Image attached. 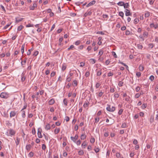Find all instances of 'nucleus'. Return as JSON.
<instances>
[{"label": "nucleus", "mask_w": 158, "mask_h": 158, "mask_svg": "<svg viewBox=\"0 0 158 158\" xmlns=\"http://www.w3.org/2000/svg\"><path fill=\"white\" fill-rule=\"evenodd\" d=\"M34 26L33 24H28L26 26V27H33Z\"/></svg>", "instance_id": "55"}, {"label": "nucleus", "mask_w": 158, "mask_h": 158, "mask_svg": "<svg viewBox=\"0 0 158 158\" xmlns=\"http://www.w3.org/2000/svg\"><path fill=\"white\" fill-rule=\"evenodd\" d=\"M150 15V13L149 12H147L145 14V17L146 18L148 17Z\"/></svg>", "instance_id": "30"}, {"label": "nucleus", "mask_w": 158, "mask_h": 158, "mask_svg": "<svg viewBox=\"0 0 158 158\" xmlns=\"http://www.w3.org/2000/svg\"><path fill=\"white\" fill-rule=\"evenodd\" d=\"M90 142L91 143H93L95 142V139L94 138H91L90 140Z\"/></svg>", "instance_id": "45"}, {"label": "nucleus", "mask_w": 158, "mask_h": 158, "mask_svg": "<svg viewBox=\"0 0 158 158\" xmlns=\"http://www.w3.org/2000/svg\"><path fill=\"white\" fill-rule=\"evenodd\" d=\"M60 131V128H58L57 129H56L54 131V132L55 134H57Z\"/></svg>", "instance_id": "24"}, {"label": "nucleus", "mask_w": 158, "mask_h": 158, "mask_svg": "<svg viewBox=\"0 0 158 158\" xmlns=\"http://www.w3.org/2000/svg\"><path fill=\"white\" fill-rule=\"evenodd\" d=\"M107 107L106 108V110L110 112H113L115 110V107L114 106H112L110 107V106L109 105H107Z\"/></svg>", "instance_id": "2"}, {"label": "nucleus", "mask_w": 158, "mask_h": 158, "mask_svg": "<svg viewBox=\"0 0 158 158\" xmlns=\"http://www.w3.org/2000/svg\"><path fill=\"white\" fill-rule=\"evenodd\" d=\"M84 154V152L83 150H80L78 152V154L80 156L83 155Z\"/></svg>", "instance_id": "16"}, {"label": "nucleus", "mask_w": 158, "mask_h": 158, "mask_svg": "<svg viewBox=\"0 0 158 158\" xmlns=\"http://www.w3.org/2000/svg\"><path fill=\"white\" fill-rule=\"evenodd\" d=\"M89 104V102H85V103H84V104L83 105V106L85 108H86V107L88 106Z\"/></svg>", "instance_id": "18"}, {"label": "nucleus", "mask_w": 158, "mask_h": 158, "mask_svg": "<svg viewBox=\"0 0 158 158\" xmlns=\"http://www.w3.org/2000/svg\"><path fill=\"white\" fill-rule=\"evenodd\" d=\"M96 2V1L95 0H93L91 2H90L89 3L87 4L86 5L87 7H88L93 5Z\"/></svg>", "instance_id": "6"}, {"label": "nucleus", "mask_w": 158, "mask_h": 158, "mask_svg": "<svg viewBox=\"0 0 158 158\" xmlns=\"http://www.w3.org/2000/svg\"><path fill=\"white\" fill-rule=\"evenodd\" d=\"M110 62V61H109L108 60H107L106 61L105 64L106 65H108L109 64Z\"/></svg>", "instance_id": "57"}, {"label": "nucleus", "mask_w": 158, "mask_h": 158, "mask_svg": "<svg viewBox=\"0 0 158 158\" xmlns=\"http://www.w3.org/2000/svg\"><path fill=\"white\" fill-rule=\"evenodd\" d=\"M42 129L39 128L38 129L37 135L39 138H42V136L41 135Z\"/></svg>", "instance_id": "5"}, {"label": "nucleus", "mask_w": 158, "mask_h": 158, "mask_svg": "<svg viewBox=\"0 0 158 158\" xmlns=\"http://www.w3.org/2000/svg\"><path fill=\"white\" fill-rule=\"evenodd\" d=\"M112 54L113 55V56L115 58H117V56L116 54L114 52H112Z\"/></svg>", "instance_id": "51"}, {"label": "nucleus", "mask_w": 158, "mask_h": 158, "mask_svg": "<svg viewBox=\"0 0 158 158\" xmlns=\"http://www.w3.org/2000/svg\"><path fill=\"white\" fill-rule=\"evenodd\" d=\"M66 68V66L65 64H64L62 65V70L63 71H64Z\"/></svg>", "instance_id": "22"}, {"label": "nucleus", "mask_w": 158, "mask_h": 158, "mask_svg": "<svg viewBox=\"0 0 158 158\" xmlns=\"http://www.w3.org/2000/svg\"><path fill=\"white\" fill-rule=\"evenodd\" d=\"M102 74V72L101 71V70L99 71H98L97 73V76H100Z\"/></svg>", "instance_id": "40"}, {"label": "nucleus", "mask_w": 158, "mask_h": 158, "mask_svg": "<svg viewBox=\"0 0 158 158\" xmlns=\"http://www.w3.org/2000/svg\"><path fill=\"white\" fill-rule=\"evenodd\" d=\"M22 112V117H23V118H24L25 116V111H24V110H21Z\"/></svg>", "instance_id": "36"}, {"label": "nucleus", "mask_w": 158, "mask_h": 158, "mask_svg": "<svg viewBox=\"0 0 158 158\" xmlns=\"http://www.w3.org/2000/svg\"><path fill=\"white\" fill-rule=\"evenodd\" d=\"M147 106V105L146 104H143L142 106H141V108L143 109H144Z\"/></svg>", "instance_id": "37"}, {"label": "nucleus", "mask_w": 158, "mask_h": 158, "mask_svg": "<svg viewBox=\"0 0 158 158\" xmlns=\"http://www.w3.org/2000/svg\"><path fill=\"white\" fill-rule=\"evenodd\" d=\"M95 122L96 123H98L99 121V117H96V118H95Z\"/></svg>", "instance_id": "50"}, {"label": "nucleus", "mask_w": 158, "mask_h": 158, "mask_svg": "<svg viewBox=\"0 0 158 158\" xmlns=\"http://www.w3.org/2000/svg\"><path fill=\"white\" fill-rule=\"evenodd\" d=\"M140 89V88L139 86H137L135 88V90L136 92H138Z\"/></svg>", "instance_id": "61"}, {"label": "nucleus", "mask_w": 158, "mask_h": 158, "mask_svg": "<svg viewBox=\"0 0 158 158\" xmlns=\"http://www.w3.org/2000/svg\"><path fill=\"white\" fill-rule=\"evenodd\" d=\"M154 79V77L153 75H151L149 77V79L151 81H153Z\"/></svg>", "instance_id": "39"}, {"label": "nucleus", "mask_w": 158, "mask_h": 158, "mask_svg": "<svg viewBox=\"0 0 158 158\" xmlns=\"http://www.w3.org/2000/svg\"><path fill=\"white\" fill-rule=\"evenodd\" d=\"M90 73L89 72H87L85 73V76L87 77H88Z\"/></svg>", "instance_id": "52"}, {"label": "nucleus", "mask_w": 158, "mask_h": 158, "mask_svg": "<svg viewBox=\"0 0 158 158\" xmlns=\"http://www.w3.org/2000/svg\"><path fill=\"white\" fill-rule=\"evenodd\" d=\"M0 97L1 98L6 99L9 97V95L7 93L2 92L0 95Z\"/></svg>", "instance_id": "3"}, {"label": "nucleus", "mask_w": 158, "mask_h": 158, "mask_svg": "<svg viewBox=\"0 0 158 158\" xmlns=\"http://www.w3.org/2000/svg\"><path fill=\"white\" fill-rule=\"evenodd\" d=\"M17 114V113L15 111H11L10 113V118L15 116Z\"/></svg>", "instance_id": "8"}, {"label": "nucleus", "mask_w": 158, "mask_h": 158, "mask_svg": "<svg viewBox=\"0 0 158 158\" xmlns=\"http://www.w3.org/2000/svg\"><path fill=\"white\" fill-rule=\"evenodd\" d=\"M139 20L137 19H135L134 21V23L135 24H136L139 22Z\"/></svg>", "instance_id": "34"}, {"label": "nucleus", "mask_w": 158, "mask_h": 158, "mask_svg": "<svg viewBox=\"0 0 158 158\" xmlns=\"http://www.w3.org/2000/svg\"><path fill=\"white\" fill-rule=\"evenodd\" d=\"M119 94H115L114 95V97L115 98H118L119 97Z\"/></svg>", "instance_id": "58"}, {"label": "nucleus", "mask_w": 158, "mask_h": 158, "mask_svg": "<svg viewBox=\"0 0 158 158\" xmlns=\"http://www.w3.org/2000/svg\"><path fill=\"white\" fill-rule=\"evenodd\" d=\"M81 41L80 40H77L75 42V44L76 45H78L80 44Z\"/></svg>", "instance_id": "32"}, {"label": "nucleus", "mask_w": 158, "mask_h": 158, "mask_svg": "<svg viewBox=\"0 0 158 158\" xmlns=\"http://www.w3.org/2000/svg\"><path fill=\"white\" fill-rule=\"evenodd\" d=\"M103 50L101 49L99 52L98 55L101 56L103 54Z\"/></svg>", "instance_id": "33"}, {"label": "nucleus", "mask_w": 158, "mask_h": 158, "mask_svg": "<svg viewBox=\"0 0 158 158\" xmlns=\"http://www.w3.org/2000/svg\"><path fill=\"white\" fill-rule=\"evenodd\" d=\"M27 58H25V59H24V60L23 61H22L21 62V64L22 65V66H23V65H24L25 64L26 62V61H27Z\"/></svg>", "instance_id": "14"}, {"label": "nucleus", "mask_w": 158, "mask_h": 158, "mask_svg": "<svg viewBox=\"0 0 158 158\" xmlns=\"http://www.w3.org/2000/svg\"><path fill=\"white\" fill-rule=\"evenodd\" d=\"M74 47V46L73 45H71L67 49V50L68 51H69L70 49L73 48Z\"/></svg>", "instance_id": "56"}, {"label": "nucleus", "mask_w": 158, "mask_h": 158, "mask_svg": "<svg viewBox=\"0 0 158 158\" xmlns=\"http://www.w3.org/2000/svg\"><path fill=\"white\" fill-rule=\"evenodd\" d=\"M15 132L12 129L8 130L6 132V134L7 136H13L15 135Z\"/></svg>", "instance_id": "1"}, {"label": "nucleus", "mask_w": 158, "mask_h": 158, "mask_svg": "<svg viewBox=\"0 0 158 158\" xmlns=\"http://www.w3.org/2000/svg\"><path fill=\"white\" fill-rule=\"evenodd\" d=\"M141 73L140 72H138L136 73V75L138 77H139L141 76Z\"/></svg>", "instance_id": "48"}, {"label": "nucleus", "mask_w": 158, "mask_h": 158, "mask_svg": "<svg viewBox=\"0 0 158 158\" xmlns=\"http://www.w3.org/2000/svg\"><path fill=\"white\" fill-rule=\"evenodd\" d=\"M45 128L47 130H50V124L48 123L47 124Z\"/></svg>", "instance_id": "17"}, {"label": "nucleus", "mask_w": 158, "mask_h": 158, "mask_svg": "<svg viewBox=\"0 0 158 158\" xmlns=\"http://www.w3.org/2000/svg\"><path fill=\"white\" fill-rule=\"evenodd\" d=\"M42 148L43 150H45L46 148V145L44 144H43L42 145Z\"/></svg>", "instance_id": "44"}, {"label": "nucleus", "mask_w": 158, "mask_h": 158, "mask_svg": "<svg viewBox=\"0 0 158 158\" xmlns=\"http://www.w3.org/2000/svg\"><path fill=\"white\" fill-rule=\"evenodd\" d=\"M123 110V109H120L118 112V114L119 115H121L122 114Z\"/></svg>", "instance_id": "35"}, {"label": "nucleus", "mask_w": 158, "mask_h": 158, "mask_svg": "<svg viewBox=\"0 0 158 158\" xmlns=\"http://www.w3.org/2000/svg\"><path fill=\"white\" fill-rule=\"evenodd\" d=\"M22 19H23L21 18H16V22L17 23L19 22H20L22 20Z\"/></svg>", "instance_id": "23"}, {"label": "nucleus", "mask_w": 158, "mask_h": 158, "mask_svg": "<svg viewBox=\"0 0 158 158\" xmlns=\"http://www.w3.org/2000/svg\"><path fill=\"white\" fill-rule=\"evenodd\" d=\"M19 52V51H18V50L15 51V52L14 53V56L17 55V54H18Z\"/></svg>", "instance_id": "54"}, {"label": "nucleus", "mask_w": 158, "mask_h": 158, "mask_svg": "<svg viewBox=\"0 0 158 158\" xmlns=\"http://www.w3.org/2000/svg\"><path fill=\"white\" fill-rule=\"evenodd\" d=\"M137 46L139 49H142L143 48L142 45L140 44H137Z\"/></svg>", "instance_id": "29"}, {"label": "nucleus", "mask_w": 158, "mask_h": 158, "mask_svg": "<svg viewBox=\"0 0 158 158\" xmlns=\"http://www.w3.org/2000/svg\"><path fill=\"white\" fill-rule=\"evenodd\" d=\"M86 142L85 141L82 143L81 146L83 148H85L86 146Z\"/></svg>", "instance_id": "20"}, {"label": "nucleus", "mask_w": 158, "mask_h": 158, "mask_svg": "<svg viewBox=\"0 0 158 158\" xmlns=\"http://www.w3.org/2000/svg\"><path fill=\"white\" fill-rule=\"evenodd\" d=\"M20 139L18 138V137H17L16 138V140L15 141V143H16V145L17 146L19 144V142L20 141Z\"/></svg>", "instance_id": "21"}, {"label": "nucleus", "mask_w": 158, "mask_h": 158, "mask_svg": "<svg viewBox=\"0 0 158 158\" xmlns=\"http://www.w3.org/2000/svg\"><path fill=\"white\" fill-rule=\"evenodd\" d=\"M140 96V95L139 93H137L135 95V98H139Z\"/></svg>", "instance_id": "43"}, {"label": "nucleus", "mask_w": 158, "mask_h": 158, "mask_svg": "<svg viewBox=\"0 0 158 158\" xmlns=\"http://www.w3.org/2000/svg\"><path fill=\"white\" fill-rule=\"evenodd\" d=\"M94 151L96 152L97 153L99 151V148H97L94 149Z\"/></svg>", "instance_id": "60"}, {"label": "nucleus", "mask_w": 158, "mask_h": 158, "mask_svg": "<svg viewBox=\"0 0 158 158\" xmlns=\"http://www.w3.org/2000/svg\"><path fill=\"white\" fill-rule=\"evenodd\" d=\"M84 46L83 45H81L79 46L78 48L80 50H82L83 49Z\"/></svg>", "instance_id": "64"}, {"label": "nucleus", "mask_w": 158, "mask_h": 158, "mask_svg": "<svg viewBox=\"0 0 158 158\" xmlns=\"http://www.w3.org/2000/svg\"><path fill=\"white\" fill-rule=\"evenodd\" d=\"M158 26V23L156 22L155 23H152L150 24V27L151 28H154L156 29L157 28Z\"/></svg>", "instance_id": "4"}, {"label": "nucleus", "mask_w": 158, "mask_h": 158, "mask_svg": "<svg viewBox=\"0 0 158 158\" xmlns=\"http://www.w3.org/2000/svg\"><path fill=\"white\" fill-rule=\"evenodd\" d=\"M38 53H39V52L38 51H36L34 52V53L33 54V55L35 56H36L38 55Z\"/></svg>", "instance_id": "47"}, {"label": "nucleus", "mask_w": 158, "mask_h": 158, "mask_svg": "<svg viewBox=\"0 0 158 158\" xmlns=\"http://www.w3.org/2000/svg\"><path fill=\"white\" fill-rule=\"evenodd\" d=\"M125 10V15L126 16H130L131 15V14L129 10L126 9Z\"/></svg>", "instance_id": "10"}, {"label": "nucleus", "mask_w": 158, "mask_h": 158, "mask_svg": "<svg viewBox=\"0 0 158 158\" xmlns=\"http://www.w3.org/2000/svg\"><path fill=\"white\" fill-rule=\"evenodd\" d=\"M139 69L140 71H142L144 69L143 66L142 65H140L139 67Z\"/></svg>", "instance_id": "19"}, {"label": "nucleus", "mask_w": 158, "mask_h": 158, "mask_svg": "<svg viewBox=\"0 0 158 158\" xmlns=\"http://www.w3.org/2000/svg\"><path fill=\"white\" fill-rule=\"evenodd\" d=\"M63 103L66 106L67 105V100L65 98L63 100Z\"/></svg>", "instance_id": "26"}, {"label": "nucleus", "mask_w": 158, "mask_h": 158, "mask_svg": "<svg viewBox=\"0 0 158 158\" xmlns=\"http://www.w3.org/2000/svg\"><path fill=\"white\" fill-rule=\"evenodd\" d=\"M126 126L127 124L126 123H123L122 125L121 126V127L122 128H125L126 127Z\"/></svg>", "instance_id": "41"}, {"label": "nucleus", "mask_w": 158, "mask_h": 158, "mask_svg": "<svg viewBox=\"0 0 158 158\" xmlns=\"http://www.w3.org/2000/svg\"><path fill=\"white\" fill-rule=\"evenodd\" d=\"M123 6H124V7L125 9H127L129 8V5L128 3H124V4Z\"/></svg>", "instance_id": "13"}, {"label": "nucleus", "mask_w": 158, "mask_h": 158, "mask_svg": "<svg viewBox=\"0 0 158 158\" xmlns=\"http://www.w3.org/2000/svg\"><path fill=\"white\" fill-rule=\"evenodd\" d=\"M78 137V135H76L74 137L72 136L71 137V139L75 143L76 142V140L77 139Z\"/></svg>", "instance_id": "7"}, {"label": "nucleus", "mask_w": 158, "mask_h": 158, "mask_svg": "<svg viewBox=\"0 0 158 158\" xmlns=\"http://www.w3.org/2000/svg\"><path fill=\"white\" fill-rule=\"evenodd\" d=\"M31 145H27L26 147V149L28 151H29L31 148Z\"/></svg>", "instance_id": "15"}, {"label": "nucleus", "mask_w": 158, "mask_h": 158, "mask_svg": "<svg viewBox=\"0 0 158 158\" xmlns=\"http://www.w3.org/2000/svg\"><path fill=\"white\" fill-rule=\"evenodd\" d=\"M117 4L119 6H122L124 4V2H119L117 3Z\"/></svg>", "instance_id": "25"}, {"label": "nucleus", "mask_w": 158, "mask_h": 158, "mask_svg": "<svg viewBox=\"0 0 158 158\" xmlns=\"http://www.w3.org/2000/svg\"><path fill=\"white\" fill-rule=\"evenodd\" d=\"M29 156L30 157H32L33 156V153L32 152H30V153L29 154Z\"/></svg>", "instance_id": "62"}, {"label": "nucleus", "mask_w": 158, "mask_h": 158, "mask_svg": "<svg viewBox=\"0 0 158 158\" xmlns=\"http://www.w3.org/2000/svg\"><path fill=\"white\" fill-rule=\"evenodd\" d=\"M113 75V74L111 72H109L108 73V77H110L112 76Z\"/></svg>", "instance_id": "63"}, {"label": "nucleus", "mask_w": 158, "mask_h": 158, "mask_svg": "<svg viewBox=\"0 0 158 158\" xmlns=\"http://www.w3.org/2000/svg\"><path fill=\"white\" fill-rule=\"evenodd\" d=\"M101 85V84L99 83H97L96 84V85H95V87L96 88H98L99 86H100V85Z\"/></svg>", "instance_id": "46"}, {"label": "nucleus", "mask_w": 158, "mask_h": 158, "mask_svg": "<svg viewBox=\"0 0 158 158\" xmlns=\"http://www.w3.org/2000/svg\"><path fill=\"white\" fill-rule=\"evenodd\" d=\"M133 143L135 145L137 144L138 143L137 140L136 139H135L133 141Z\"/></svg>", "instance_id": "59"}, {"label": "nucleus", "mask_w": 158, "mask_h": 158, "mask_svg": "<svg viewBox=\"0 0 158 158\" xmlns=\"http://www.w3.org/2000/svg\"><path fill=\"white\" fill-rule=\"evenodd\" d=\"M90 60L93 64H94L96 62V60L94 59H90Z\"/></svg>", "instance_id": "49"}, {"label": "nucleus", "mask_w": 158, "mask_h": 158, "mask_svg": "<svg viewBox=\"0 0 158 158\" xmlns=\"http://www.w3.org/2000/svg\"><path fill=\"white\" fill-rule=\"evenodd\" d=\"M86 135H85L82 134L81 135V140H84L86 138Z\"/></svg>", "instance_id": "28"}, {"label": "nucleus", "mask_w": 158, "mask_h": 158, "mask_svg": "<svg viewBox=\"0 0 158 158\" xmlns=\"http://www.w3.org/2000/svg\"><path fill=\"white\" fill-rule=\"evenodd\" d=\"M25 46V44H24L22 45L21 47V51L22 55H23L24 52Z\"/></svg>", "instance_id": "12"}, {"label": "nucleus", "mask_w": 158, "mask_h": 158, "mask_svg": "<svg viewBox=\"0 0 158 158\" xmlns=\"http://www.w3.org/2000/svg\"><path fill=\"white\" fill-rule=\"evenodd\" d=\"M55 100L54 98L51 99L49 101L48 103L50 105H53L55 102Z\"/></svg>", "instance_id": "11"}, {"label": "nucleus", "mask_w": 158, "mask_h": 158, "mask_svg": "<svg viewBox=\"0 0 158 158\" xmlns=\"http://www.w3.org/2000/svg\"><path fill=\"white\" fill-rule=\"evenodd\" d=\"M37 7V5L36 3H34L32 6H30V10H34L35 8Z\"/></svg>", "instance_id": "9"}, {"label": "nucleus", "mask_w": 158, "mask_h": 158, "mask_svg": "<svg viewBox=\"0 0 158 158\" xmlns=\"http://www.w3.org/2000/svg\"><path fill=\"white\" fill-rule=\"evenodd\" d=\"M73 86H76L77 85V81L76 80H74L73 81Z\"/></svg>", "instance_id": "42"}, {"label": "nucleus", "mask_w": 158, "mask_h": 158, "mask_svg": "<svg viewBox=\"0 0 158 158\" xmlns=\"http://www.w3.org/2000/svg\"><path fill=\"white\" fill-rule=\"evenodd\" d=\"M119 15L121 16L123 19V15L124 13L122 11H120L119 13Z\"/></svg>", "instance_id": "27"}, {"label": "nucleus", "mask_w": 158, "mask_h": 158, "mask_svg": "<svg viewBox=\"0 0 158 158\" xmlns=\"http://www.w3.org/2000/svg\"><path fill=\"white\" fill-rule=\"evenodd\" d=\"M23 27V26L20 25V26L18 27L17 30L19 31H21Z\"/></svg>", "instance_id": "31"}, {"label": "nucleus", "mask_w": 158, "mask_h": 158, "mask_svg": "<svg viewBox=\"0 0 158 158\" xmlns=\"http://www.w3.org/2000/svg\"><path fill=\"white\" fill-rule=\"evenodd\" d=\"M123 82L121 81H120L119 82V83L118 84V85L119 86H123Z\"/></svg>", "instance_id": "53"}, {"label": "nucleus", "mask_w": 158, "mask_h": 158, "mask_svg": "<svg viewBox=\"0 0 158 158\" xmlns=\"http://www.w3.org/2000/svg\"><path fill=\"white\" fill-rule=\"evenodd\" d=\"M56 74V72L54 71H52L51 73L50 76L51 77H53Z\"/></svg>", "instance_id": "38"}]
</instances>
